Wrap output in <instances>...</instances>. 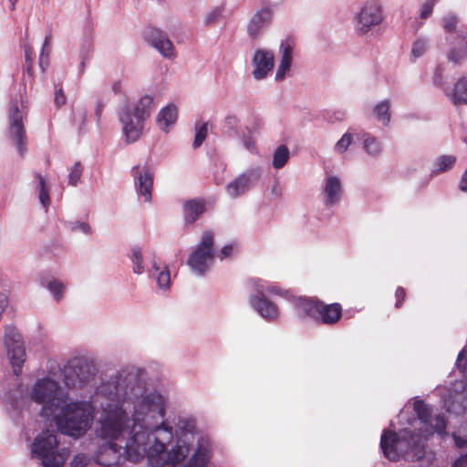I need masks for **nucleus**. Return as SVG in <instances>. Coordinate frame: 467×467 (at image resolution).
<instances>
[{"mask_svg": "<svg viewBox=\"0 0 467 467\" xmlns=\"http://www.w3.org/2000/svg\"><path fill=\"white\" fill-rule=\"evenodd\" d=\"M324 193L326 195L327 205H333L339 201L342 193V186L338 177L329 176L327 178Z\"/></svg>", "mask_w": 467, "mask_h": 467, "instance_id": "22", "label": "nucleus"}, {"mask_svg": "<svg viewBox=\"0 0 467 467\" xmlns=\"http://www.w3.org/2000/svg\"><path fill=\"white\" fill-rule=\"evenodd\" d=\"M50 39H51V36H50V34H48L45 37L44 45H43V47H42V50H41V54H40V57H39V65H40L41 67H43L44 60L45 59L47 60V57H48V53H49L48 46H49V43H50Z\"/></svg>", "mask_w": 467, "mask_h": 467, "instance_id": "44", "label": "nucleus"}, {"mask_svg": "<svg viewBox=\"0 0 467 467\" xmlns=\"http://www.w3.org/2000/svg\"><path fill=\"white\" fill-rule=\"evenodd\" d=\"M206 202L203 199H192L183 204V215L186 224H192L205 212Z\"/></svg>", "mask_w": 467, "mask_h": 467, "instance_id": "20", "label": "nucleus"}, {"mask_svg": "<svg viewBox=\"0 0 467 467\" xmlns=\"http://www.w3.org/2000/svg\"><path fill=\"white\" fill-rule=\"evenodd\" d=\"M9 119V137L16 142V148L23 156L26 150V130L23 124V115L18 109L17 101L11 103L8 113Z\"/></svg>", "mask_w": 467, "mask_h": 467, "instance_id": "10", "label": "nucleus"}, {"mask_svg": "<svg viewBox=\"0 0 467 467\" xmlns=\"http://www.w3.org/2000/svg\"><path fill=\"white\" fill-rule=\"evenodd\" d=\"M63 381L69 388H78L88 382L92 377V366L84 358H75L67 363L63 368Z\"/></svg>", "mask_w": 467, "mask_h": 467, "instance_id": "8", "label": "nucleus"}, {"mask_svg": "<svg viewBox=\"0 0 467 467\" xmlns=\"http://www.w3.org/2000/svg\"><path fill=\"white\" fill-rule=\"evenodd\" d=\"M154 99L150 96H143L137 103L134 113L136 118L142 119L145 121L150 115L153 109Z\"/></svg>", "mask_w": 467, "mask_h": 467, "instance_id": "25", "label": "nucleus"}, {"mask_svg": "<svg viewBox=\"0 0 467 467\" xmlns=\"http://www.w3.org/2000/svg\"><path fill=\"white\" fill-rule=\"evenodd\" d=\"M220 16V11L214 10L212 13H210L205 20L206 24H210L217 19V17Z\"/></svg>", "mask_w": 467, "mask_h": 467, "instance_id": "56", "label": "nucleus"}, {"mask_svg": "<svg viewBox=\"0 0 467 467\" xmlns=\"http://www.w3.org/2000/svg\"><path fill=\"white\" fill-rule=\"evenodd\" d=\"M458 24V18L453 15H449L443 18V27L449 32H454Z\"/></svg>", "mask_w": 467, "mask_h": 467, "instance_id": "41", "label": "nucleus"}, {"mask_svg": "<svg viewBox=\"0 0 467 467\" xmlns=\"http://www.w3.org/2000/svg\"><path fill=\"white\" fill-rule=\"evenodd\" d=\"M383 19L380 6L374 2H368L357 16V29L362 34L368 32Z\"/></svg>", "mask_w": 467, "mask_h": 467, "instance_id": "12", "label": "nucleus"}, {"mask_svg": "<svg viewBox=\"0 0 467 467\" xmlns=\"http://www.w3.org/2000/svg\"><path fill=\"white\" fill-rule=\"evenodd\" d=\"M254 286L257 288H260V289H263L267 291L268 293L270 294H273V295H277V296H283L284 295V292H283V289L279 286H276V285H269L265 288H264L263 286H259V285L257 284V282H254Z\"/></svg>", "mask_w": 467, "mask_h": 467, "instance_id": "50", "label": "nucleus"}, {"mask_svg": "<svg viewBox=\"0 0 467 467\" xmlns=\"http://www.w3.org/2000/svg\"><path fill=\"white\" fill-rule=\"evenodd\" d=\"M281 47L283 48L282 59L278 66L275 79H284L287 71H289L292 62V47L287 43H282Z\"/></svg>", "mask_w": 467, "mask_h": 467, "instance_id": "23", "label": "nucleus"}, {"mask_svg": "<svg viewBox=\"0 0 467 467\" xmlns=\"http://www.w3.org/2000/svg\"><path fill=\"white\" fill-rule=\"evenodd\" d=\"M390 104L389 100H383L374 107V113L377 119L382 122L383 125L388 126L390 121Z\"/></svg>", "mask_w": 467, "mask_h": 467, "instance_id": "28", "label": "nucleus"}, {"mask_svg": "<svg viewBox=\"0 0 467 467\" xmlns=\"http://www.w3.org/2000/svg\"><path fill=\"white\" fill-rule=\"evenodd\" d=\"M459 188L462 192H467V170L465 171V172L463 173V175L461 179Z\"/></svg>", "mask_w": 467, "mask_h": 467, "instance_id": "57", "label": "nucleus"}, {"mask_svg": "<svg viewBox=\"0 0 467 467\" xmlns=\"http://www.w3.org/2000/svg\"><path fill=\"white\" fill-rule=\"evenodd\" d=\"M144 36L146 41L154 47L164 57L172 58L175 57L174 46L164 32L150 27L145 31Z\"/></svg>", "mask_w": 467, "mask_h": 467, "instance_id": "13", "label": "nucleus"}, {"mask_svg": "<svg viewBox=\"0 0 467 467\" xmlns=\"http://www.w3.org/2000/svg\"><path fill=\"white\" fill-rule=\"evenodd\" d=\"M5 346L13 367L14 374H21L22 366L26 360V349L22 337L14 327H7L5 331Z\"/></svg>", "mask_w": 467, "mask_h": 467, "instance_id": "9", "label": "nucleus"}, {"mask_svg": "<svg viewBox=\"0 0 467 467\" xmlns=\"http://www.w3.org/2000/svg\"><path fill=\"white\" fill-rule=\"evenodd\" d=\"M132 175L138 192L143 197L144 202L151 201V192L153 186V174L148 167L135 166L132 168Z\"/></svg>", "mask_w": 467, "mask_h": 467, "instance_id": "15", "label": "nucleus"}, {"mask_svg": "<svg viewBox=\"0 0 467 467\" xmlns=\"http://www.w3.org/2000/svg\"><path fill=\"white\" fill-rule=\"evenodd\" d=\"M112 90L114 94L118 95L121 92V82L119 80L115 81L112 85Z\"/></svg>", "mask_w": 467, "mask_h": 467, "instance_id": "59", "label": "nucleus"}, {"mask_svg": "<svg viewBox=\"0 0 467 467\" xmlns=\"http://www.w3.org/2000/svg\"><path fill=\"white\" fill-rule=\"evenodd\" d=\"M395 297H396L395 306L397 308H400L402 306V303L406 297L405 289L401 286L397 287L396 292H395Z\"/></svg>", "mask_w": 467, "mask_h": 467, "instance_id": "48", "label": "nucleus"}, {"mask_svg": "<svg viewBox=\"0 0 467 467\" xmlns=\"http://www.w3.org/2000/svg\"><path fill=\"white\" fill-rule=\"evenodd\" d=\"M224 123L230 130H234L239 123V119L235 115H228L224 119Z\"/></svg>", "mask_w": 467, "mask_h": 467, "instance_id": "51", "label": "nucleus"}, {"mask_svg": "<svg viewBox=\"0 0 467 467\" xmlns=\"http://www.w3.org/2000/svg\"><path fill=\"white\" fill-rule=\"evenodd\" d=\"M36 178L39 182V201L45 208H47L50 204V197L48 190L47 189L45 179L39 173H36Z\"/></svg>", "mask_w": 467, "mask_h": 467, "instance_id": "31", "label": "nucleus"}, {"mask_svg": "<svg viewBox=\"0 0 467 467\" xmlns=\"http://www.w3.org/2000/svg\"><path fill=\"white\" fill-rule=\"evenodd\" d=\"M47 288L54 294L57 301L63 296L65 286L62 283L57 280L50 281L47 284Z\"/></svg>", "mask_w": 467, "mask_h": 467, "instance_id": "38", "label": "nucleus"}, {"mask_svg": "<svg viewBox=\"0 0 467 467\" xmlns=\"http://www.w3.org/2000/svg\"><path fill=\"white\" fill-rule=\"evenodd\" d=\"M435 424L433 426H431V432H437L439 434H445L446 433V427H447V421L445 417L442 414H439L434 419Z\"/></svg>", "mask_w": 467, "mask_h": 467, "instance_id": "37", "label": "nucleus"}, {"mask_svg": "<svg viewBox=\"0 0 467 467\" xmlns=\"http://www.w3.org/2000/svg\"><path fill=\"white\" fill-rule=\"evenodd\" d=\"M352 142V135L349 132L343 134L341 139L336 143L335 150L338 153L345 152Z\"/></svg>", "mask_w": 467, "mask_h": 467, "instance_id": "36", "label": "nucleus"}, {"mask_svg": "<svg viewBox=\"0 0 467 467\" xmlns=\"http://www.w3.org/2000/svg\"><path fill=\"white\" fill-rule=\"evenodd\" d=\"M272 21V11L265 7L257 11L251 18L247 26V33L253 38L256 39Z\"/></svg>", "mask_w": 467, "mask_h": 467, "instance_id": "18", "label": "nucleus"}, {"mask_svg": "<svg viewBox=\"0 0 467 467\" xmlns=\"http://www.w3.org/2000/svg\"><path fill=\"white\" fill-rule=\"evenodd\" d=\"M26 72L28 74H31L32 70H33V61H29L28 63H26Z\"/></svg>", "mask_w": 467, "mask_h": 467, "instance_id": "62", "label": "nucleus"}, {"mask_svg": "<svg viewBox=\"0 0 467 467\" xmlns=\"http://www.w3.org/2000/svg\"><path fill=\"white\" fill-rule=\"evenodd\" d=\"M10 3H11V10H15L16 9V2L17 0H9Z\"/></svg>", "mask_w": 467, "mask_h": 467, "instance_id": "64", "label": "nucleus"}, {"mask_svg": "<svg viewBox=\"0 0 467 467\" xmlns=\"http://www.w3.org/2000/svg\"><path fill=\"white\" fill-rule=\"evenodd\" d=\"M297 308L317 322L325 325H335L342 317L343 308L339 303L326 304L314 298H300Z\"/></svg>", "mask_w": 467, "mask_h": 467, "instance_id": "6", "label": "nucleus"}, {"mask_svg": "<svg viewBox=\"0 0 467 467\" xmlns=\"http://www.w3.org/2000/svg\"><path fill=\"white\" fill-rule=\"evenodd\" d=\"M178 112L175 105H168L163 108L158 115V123L162 130H166L170 125L177 120Z\"/></svg>", "mask_w": 467, "mask_h": 467, "instance_id": "26", "label": "nucleus"}, {"mask_svg": "<svg viewBox=\"0 0 467 467\" xmlns=\"http://www.w3.org/2000/svg\"><path fill=\"white\" fill-rule=\"evenodd\" d=\"M157 283L161 288H168L170 286L171 275L167 266L158 274Z\"/></svg>", "mask_w": 467, "mask_h": 467, "instance_id": "40", "label": "nucleus"}, {"mask_svg": "<svg viewBox=\"0 0 467 467\" xmlns=\"http://www.w3.org/2000/svg\"><path fill=\"white\" fill-rule=\"evenodd\" d=\"M258 178L259 175L256 171H248L227 184V192L231 197L236 198L249 190L252 185V182L256 181Z\"/></svg>", "mask_w": 467, "mask_h": 467, "instance_id": "19", "label": "nucleus"}, {"mask_svg": "<svg viewBox=\"0 0 467 467\" xmlns=\"http://www.w3.org/2000/svg\"><path fill=\"white\" fill-rule=\"evenodd\" d=\"M131 261L134 265L133 272L135 274H139V275L141 274L143 271V265H142L143 258H142L141 251L139 247L132 248Z\"/></svg>", "mask_w": 467, "mask_h": 467, "instance_id": "35", "label": "nucleus"}, {"mask_svg": "<svg viewBox=\"0 0 467 467\" xmlns=\"http://www.w3.org/2000/svg\"><path fill=\"white\" fill-rule=\"evenodd\" d=\"M451 467H467V453L457 458Z\"/></svg>", "mask_w": 467, "mask_h": 467, "instance_id": "52", "label": "nucleus"}, {"mask_svg": "<svg viewBox=\"0 0 467 467\" xmlns=\"http://www.w3.org/2000/svg\"><path fill=\"white\" fill-rule=\"evenodd\" d=\"M212 458V450L207 443H198L194 453L184 467H207Z\"/></svg>", "mask_w": 467, "mask_h": 467, "instance_id": "21", "label": "nucleus"}, {"mask_svg": "<svg viewBox=\"0 0 467 467\" xmlns=\"http://www.w3.org/2000/svg\"><path fill=\"white\" fill-rule=\"evenodd\" d=\"M289 159V150L285 145H280L274 152L273 166L275 169L283 168Z\"/></svg>", "mask_w": 467, "mask_h": 467, "instance_id": "30", "label": "nucleus"}, {"mask_svg": "<svg viewBox=\"0 0 467 467\" xmlns=\"http://www.w3.org/2000/svg\"><path fill=\"white\" fill-rule=\"evenodd\" d=\"M34 59V52L32 47L29 45L25 46V60L26 63L29 61H33Z\"/></svg>", "mask_w": 467, "mask_h": 467, "instance_id": "55", "label": "nucleus"}, {"mask_svg": "<svg viewBox=\"0 0 467 467\" xmlns=\"http://www.w3.org/2000/svg\"><path fill=\"white\" fill-rule=\"evenodd\" d=\"M345 118L344 112H337V115L336 116L337 120H342Z\"/></svg>", "mask_w": 467, "mask_h": 467, "instance_id": "63", "label": "nucleus"}, {"mask_svg": "<svg viewBox=\"0 0 467 467\" xmlns=\"http://www.w3.org/2000/svg\"><path fill=\"white\" fill-rule=\"evenodd\" d=\"M244 146L249 150H254L255 149V143L252 138H248L247 140H244Z\"/></svg>", "mask_w": 467, "mask_h": 467, "instance_id": "58", "label": "nucleus"}, {"mask_svg": "<svg viewBox=\"0 0 467 467\" xmlns=\"http://www.w3.org/2000/svg\"><path fill=\"white\" fill-rule=\"evenodd\" d=\"M81 174L82 165L80 164V162H76L74 166L71 168V171L68 175L69 183L73 186H76L81 177Z\"/></svg>", "mask_w": 467, "mask_h": 467, "instance_id": "39", "label": "nucleus"}, {"mask_svg": "<svg viewBox=\"0 0 467 467\" xmlns=\"http://www.w3.org/2000/svg\"><path fill=\"white\" fill-rule=\"evenodd\" d=\"M232 251H233V245L232 244L224 245L222 248L221 252H220L219 257L221 259H224V258H226V257L231 255Z\"/></svg>", "mask_w": 467, "mask_h": 467, "instance_id": "54", "label": "nucleus"}, {"mask_svg": "<svg viewBox=\"0 0 467 467\" xmlns=\"http://www.w3.org/2000/svg\"><path fill=\"white\" fill-rule=\"evenodd\" d=\"M456 162V158L451 155H442L436 160V171L438 172H444L451 170Z\"/></svg>", "mask_w": 467, "mask_h": 467, "instance_id": "32", "label": "nucleus"}, {"mask_svg": "<svg viewBox=\"0 0 467 467\" xmlns=\"http://www.w3.org/2000/svg\"><path fill=\"white\" fill-rule=\"evenodd\" d=\"M61 415L56 418L61 432L78 438L86 433L94 418V408L90 402L67 403L60 408Z\"/></svg>", "mask_w": 467, "mask_h": 467, "instance_id": "3", "label": "nucleus"}, {"mask_svg": "<svg viewBox=\"0 0 467 467\" xmlns=\"http://www.w3.org/2000/svg\"><path fill=\"white\" fill-rule=\"evenodd\" d=\"M464 55H466L465 47L462 50H457L454 48L450 51L448 58L454 63H459Z\"/></svg>", "mask_w": 467, "mask_h": 467, "instance_id": "46", "label": "nucleus"}, {"mask_svg": "<svg viewBox=\"0 0 467 467\" xmlns=\"http://www.w3.org/2000/svg\"><path fill=\"white\" fill-rule=\"evenodd\" d=\"M252 63L254 67L253 76L255 79L265 78L274 68L275 56L270 50L257 49L255 50Z\"/></svg>", "mask_w": 467, "mask_h": 467, "instance_id": "14", "label": "nucleus"}, {"mask_svg": "<svg viewBox=\"0 0 467 467\" xmlns=\"http://www.w3.org/2000/svg\"><path fill=\"white\" fill-rule=\"evenodd\" d=\"M119 120L123 125V133L128 143L137 141L143 130L144 120L136 118L129 110L122 113Z\"/></svg>", "mask_w": 467, "mask_h": 467, "instance_id": "16", "label": "nucleus"}, {"mask_svg": "<svg viewBox=\"0 0 467 467\" xmlns=\"http://www.w3.org/2000/svg\"><path fill=\"white\" fill-rule=\"evenodd\" d=\"M427 50V44L423 40H417L413 43L411 48V54L414 57H419L422 56Z\"/></svg>", "mask_w": 467, "mask_h": 467, "instance_id": "42", "label": "nucleus"}, {"mask_svg": "<svg viewBox=\"0 0 467 467\" xmlns=\"http://www.w3.org/2000/svg\"><path fill=\"white\" fill-rule=\"evenodd\" d=\"M451 99L455 106L467 104V78H461L455 84L451 94Z\"/></svg>", "mask_w": 467, "mask_h": 467, "instance_id": "24", "label": "nucleus"}, {"mask_svg": "<svg viewBox=\"0 0 467 467\" xmlns=\"http://www.w3.org/2000/svg\"><path fill=\"white\" fill-rule=\"evenodd\" d=\"M208 123H202L200 127H196V133L192 147L194 149L199 148L205 140L208 134Z\"/></svg>", "mask_w": 467, "mask_h": 467, "instance_id": "34", "label": "nucleus"}, {"mask_svg": "<svg viewBox=\"0 0 467 467\" xmlns=\"http://www.w3.org/2000/svg\"><path fill=\"white\" fill-rule=\"evenodd\" d=\"M214 234L211 231H205L201 242L192 251L188 259V265L200 275H203L209 269L214 258Z\"/></svg>", "mask_w": 467, "mask_h": 467, "instance_id": "7", "label": "nucleus"}, {"mask_svg": "<svg viewBox=\"0 0 467 467\" xmlns=\"http://www.w3.org/2000/svg\"><path fill=\"white\" fill-rule=\"evenodd\" d=\"M250 303L265 319L274 320L278 316L277 306L265 296L263 289L257 288L256 295L250 297Z\"/></svg>", "mask_w": 467, "mask_h": 467, "instance_id": "17", "label": "nucleus"}, {"mask_svg": "<svg viewBox=\"0 0 467 467\" xmlns=\"http://www.w3.org/2000/svg\"><path fill=\"white\" fill-rule=\"evenodd\" d=\"M88 459L85 454H77L73 457L70 466L71 467H87Z\"/></svg>", "mask_w": 467, "mask_h": 467, "instance_id": "45", "label": "nucleus"}, {"mask_svg": "<svg viewBox=\"0 0 467 467\" xmlns=\"http://www.w3.org/2000/svg\"><path fill=\"white\" fill-rule=\"evenodd\" d=\"M188 452V447L177 444L168 453L169 462H167L166 464H174L175 466H177L178 463H180L186 458Z\"/></svg>", "mask_w": 467, "mask_h": 467, "instance_id": "29", "label": "nucleus"}, {"mask_svg": "<svg viewBox=\"0 0 467 467\" xmlns=\"http://www.w3.org/2000/svg\"><path fill=\"white\" fill-rule=\"evenodd\" d=\"M435 2V0H427L423 4L420 15L421 19H427L429 16H431L433 11Z\"/></svg>", "mask_w": 467, "mask_h": 467, "instance_id": "43", "label": "nucleus"}, {"mask_svg": "<svg viewBox=\"0 0 467 467\" xmlns=\"http://www.w3.org/2000/svg\"><path fill=\"white\" fill-rule=\"evenodd\" d=\"M100 391L110 400H116L114 405L109 404L105 415L100 420L98 435L108 441L115 442L125 431L129 421L127 410L131 411L134 427L140 425L141 429L151 431H164L168 433L167 441L172 440V427L163 420L165 404L163 397L159 393H150L146 396L136 397L130 402L127 390H123L119 379L103 383Z\"/></svg>", "mask_w": 467, "mask_h": 467, "instance_id": "1", "label": "nucleus"}, {"mask_svg": "<svg viewBox=\"0 0 467 467\" xmlns=\"http://www.w3.org/2000/svg\"><path fill=\"white\" fill-rule=\"evenodd\" d=\"M78 228L85 234H88L90 232V226L86 223H79L78 224Z\"/></svg>", "mask_w": 467, "mask_h": 467, "instance_id": "60", "label": "nucleus"}, {"mask_svg": "<svg viewBox=\"0 0 467 467\" xmlns=\"http://www.w3.org/2000/svg\"><path fill=\"white\" fill-rule=\"evenodd\" d=\"M103 109H104V104L102 102H98L97 107H96V116H97L98 119H100Z\"/></svg>", "mask_w": 467, "mask_h": 467, "instance_id": "61", "label": "nucleus"}, {"mask_svg": "<svg viewBox=\"0 0 467 467\" xmlns=\"http://www.w3.org/2000/svg\"><path fill=\"white\" fill-rule=\"evenodd\" d=\"M413 410L420 420L424 424H430L431 419V409L422 400H417L413 403Z\"/></svg>", "mask_w": 467, "mask_h": 467, "instance_id": "27", "label": "nucleus"}, {"mask_svg": "<svg viewBox=\"0 0 467 467\" xmlns=\"http://www.w3.org/2000/svg\"><path fill=\"white\" fill-rule=\"evenodd\" d=\"M138 433H136L130 441H127L124 446L111 441H108L106 444L100 446L96 456L98 463L108 467L117 465L120 459L121 450L130 455V450L132 443L135 442Z\"/></svg>", "mask_w": 467, "mask_h": 467, "instance_id": "11", "label": "nucleus"}, {"mask_svg": "<svg viewBox=\"0 0 467 467\" xmlns=\"http://www.w3.org/2000/svg\"><path fill=\"white\" fill-rule=\"evenodd\" d=\"M177 427L178 429L181 430L182 432H192L194 428V425L191 420H179Z\"/></svg>", "mask_w": 467, "mask_h": 467, "instance_id": "49", "label": "nucleus"}, {"mask_svg": "<svg viewBox=\"0 0 467 467\" xmlns=\"http://www.w3.org/2000/svg\"><path fill=\"white\" fill-rule=\"evenodd\" d=\"M364 149L370 155H379L381 151V145L379 141L371 136H368L364 140Z\"/></svg>", "mask_w": 467, "mask_h": 467, "instance_id": "33", "label": "nucleus"}, {"mask_svg": "<svg viewBox=\"0 0 467 467\" xmlns=\"http://www.w3.org/2000/svg\"><path fill=\"white\" fill-rule=\"evenodd\" d=\"M380 448L383 455L390 462L400 459L414 462L425 456V443L420 430L403 429L399 433L385 430L381 434Z\"/></svg>", "mask_w": 467, "mask_h": 467, "instance_id": "2", "label": "nucleus"}, {"mask_svg": "<svg viewBox=\"0 0 467 467\" xmlns=\"http://www.w3.org/2000/svg\"><path fill=\"white\" fill-rule=\"evenodd\" d=\"M30 400L42 405L40 412L42 416L50 417L66 404L67 395L63 392L56 380L43 378L37 379L34 384L30 392Z\"/></svg>", "mask_w": 467, "mask_h": 467, "instance_id": "4", "label": "nucleus"}, {"mask_svg": "<svg viewBox=\"0 0 467 467\" xmlns=\"http://www.w3.org/2000/svg\"><path fill=\"white\" fill-rule=\"evenodd\" d=\"M57 446L58 441L55 433L42 431L32 444V453L41 459L43 467H63L67 454L64 450H58Z\"/></svg>", "mask_w": 467, "mask_h": 467, "instance_id": "5", "label": "nucleus"}, {"mask_svg": "<svg viewBox=\"0 0 467 467\" xmlns=\"http://www.w3.org/2000/svg\"><path fill=\"white\" fill-rule=\"evenodd\" d=\"M66 102H67L66 95L63 91V88L60 87V88H57L56 92H55V103L57 108H60L61 106L66 104Z\"/></svg>", "mask_w": 467, "mask_h": 467, "instance_id": "47", "label": "nucleus"}, {"mask_svg": "<svg viewBox=\"0 0 467 467\" xmlns=\"http://www.w3.org/2000/svg\"><path fill=\"white\" fill-rule=\"evenodd\" d=\"M452 438L455 442V446L458 448H464L467 446V439L460 437L456 435L455 433L452 434Z\"/></svg>", "mask_w": 467, "mask_h": 467, "instance_id": "53", "label": "nucleus"}]
</instances>
